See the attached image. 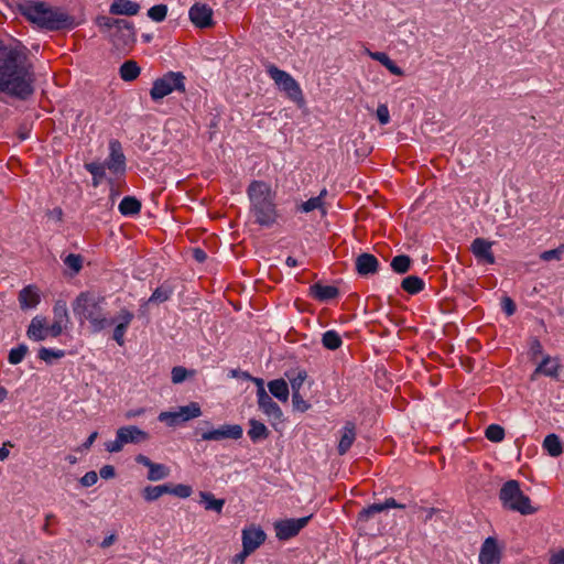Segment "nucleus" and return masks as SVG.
<instances>
[{
  "mask_svg": "<svg viewBox=\"0 0 564 564\" xmlns=\"http://www.w3.org/2000/svg\"><path fill=\"white\" fill-rule=\"evenodd\" d=\"M35 76L28 55L0 42V91L20 100L34 94Z\"/></svg>",
  "mask_w": 564,
  "mask_h": 564,
  "instance_id": "nucleus-1",
  "label": "nucleus"
},
{
  "mask_svg": "<svg viewBox=\"0 0 564 564\" xmlns=\"http://www.w3.org/2000/svg\"><path fill=\"white\" fill-rule=\"evenodd\" d=\"M247 194L254 221L262 227L273 226L280 214L275 204L276 194L271 185L264 181H252L247 188Z\"/></svg>",
  "mask_w": 564,
  "mask_h": 564,
  "instance_id": "nucleus-2",
  "label": "nucleus"
},
{
  "mask_svg": "<svg viewBox=\"0 0 564 564\" xmlns=\"http://www.w3.org/2000/svg\"><path fill=\"white\" fill-rule=\"evenodd\" d=\"M21 14L41 29L57 31L72 25V18L44 2L28 1L20 6Z\"/></svg>",
  "mask_w": 564,
  "mask_h": 564,
  "instance_id": "nucleus-3",
  "label": "nucleus"
},
{
  "mask_svg": "<svg viewBox=\"0 0 564 564\" xmlns=\"http://www.w3.org/2000/svg\"><path fill=\"white\" fill-rule=\"evenodd\" d=\"M105 303L106 297L102 295L89 291L80 292L73 303V311L80 319L88 321L95 332H99L113 324V321L106 316Z\"/></svg>",
  "mask_w": 564,
  "mask_h": 564,
  "instance_id": "nucleus-4",
  "label": "nucleus"
},
{
  "mask_svg": "<svg viewBox=\"0 0 564 564\" xmlns=\"http://www.w3.org/2000/svg\"><path fill=\"white\" fill-rule=\"evenodd\" d=\"M102 32H109L111 42L120 53L129 52L135 43V31L132 22L100 15L96 20Z\"/></svg>",
  "mask_w": 564,
  "mask_h": 564,
  "instance_id": "nucleus-5",
  "label": "nucleus"
},
{
  "mask_svg": "<svg viewBox=\"0 0 564 564\" xmlns=\"http://www.w3.org/2000/svg\"><path fill=\"white\" fill-rule=\"evenodd\" d=\"M499 499L503 508L523 516L533 514L538 510L532 507L530 497L523 494L520 482L514 479L508 480L502 485L499 491Z\"/></svg>",
  "mask_w": 564,
  "mask_h": 564,
  "instance_id": "nucleus-6",
  "label": "nucleus"
},
{
  "mask_svg": "<svg viewBox=\"0 0 564 564\" xmlns=\"http://www.w3.org/2000/svg\"><path fill=\"white\" fill-rule=\"evenodd\" d=\"M185 93V76L181 72H167L153 82L150 89L152 100L158 101L173 91Z\"/></svg>",
  "mask_w": 564,
  "mask_h": 564,
  "instance_id": "nucleus-7",
  "label": "nucleus"
},
{
  "mask_svg": "<svg viewBox=\"0 0 564 564\" xmlns=\"http://www.w3.org/2000/svg\"><path fill=\"white\" fill-rule=\"evenodd\" d=\"M267 73L274 80V83L285 93L289 99L294 101L297 106H303L305 102L303 91L299 83L285 70L278 68L271 64L267 67Z\"/></svg>",
  "mask_w": 564,
  "mask_h": 564,
  "instance_id": "nucleus-8",
  "label": "nucleus"
},
{
  "mask_svg": "<svg viewBox=\"0 0 564 564\" xmlns=\"http://www.w3.org/2000/svg\"><path fill=\"white\" fill-rule=\"evenodd\" d=\"M312 516L299 519H285L274 523L275 535L281 541H286L300 533L305 528Z\"/></svg>",
  "mask_w": 564,
  "mask_h": 564,
  "instance_id": "nucleus-9",
  "label": "nucleus"
},
{
  "mask_svg": "<svg viewBox=\"0 0 564 564\" xmlns=\"http://www.w3.org/2000/svg\"><path fill=\"white\" fill-rule=\"evenodd\" d=\"M109 150V156L101 164L111 173L123 175L126 172V156L122 152L121 143L118 140L110 141Z\"/></svg>",
  "mask_w": 564,
  "mask_h": 564,
  "instance_id": "nucleus-10",
  "label": "nucleus"
},
{
  "mask_svg": "<svg viewBox=\"0 0 564 564\" xmlns=\"http://www.w3.org/2000/svg\"><path fill=\"white\" fill-rule=\"evenodd\" d=\"M243 430L239 424H224L218 429L205 431L200 434L203 441L239 440Z\"/></svg>",
  "mask_w": 564,
  "mask_h": 564,
  "instance_id": "nucleus-11",
  "label": "nucleus"
},
{
  "mask_svg": "<svg viewBox=\"0 0 564 564\" xmlns=\"http://www.w3.org/2000/svg\"><path fill=\"white\" fill-rule=\"evenodd\" d=\"M191 22L199 29H207L214 25L213 9L205 3H195L191 7L189 12Z\"/></svg>",
  "mask_w": 564,
  "mask_h": 564,
  "instance_id": "nucleus-12",
  "label": "nucleus"
},
{
  "mask_svg": "<svg viewBox=\"0 0 564 564\" xmlns=\"http://www.w3.org/2000/svg\"><path fill=\"white\" fill-rule=\"evenodd\" d=\"M257 398L259 409L269 417L275 421H280L283 413L281 408L272 398L268 394L264 388L257 389Z\"/></svg>",
  "mask_w": 564,
  "mask_h": 564,
  "instance_id": "nucleus-13",
  "label": "nucleus"
},
{
  "mask_svg": "<svg viewBox=\"0 0 564 564\" xmlns=\"http://www.w3.org/2000/svg\"><path fill=\"white\" fill-rule=\"evenodd\" d=\"M502 557L501 550L498 546L497 540L492 536L487 538L479 552L480 564H498Z\"/></svg>",
  "mask_w": 564,
  "mask_h": 564,
  "instance_id": "nucleus-14",
  "label": "nucleus"
},
{
  "mask_svg": "<svg viewBox=\"0 0 564 564\" xmlns=\"http://www.w3.org/2000/svg\"><path fill=\"white\" fill-rule=\"evenodd\" d=\"M390 508H397V509H404L405 505L399 503L394 498L390 497L384 500L382 503H372L368 506L367 508H364L357 517L358 523H365L369 521V519L379 512H382Z\"/></svg>",
  "mask_w": 564,
  "mask_h": 564,
  "instance_id": "nucleus-15",
  "label": "nucleus"
},
{
  "mask_svg": "<svg viewBox=\"0 0 564 564\" xmlns=\"http://www.w3.org/2000/svg\"><path fill=\"white\" fill-rule=\"evenodd\" d=\"M133 318L134 314L126 307L119 311L116 318H111L113 323L118 322L112 334V338L118 345L122 346L124 344L126 332Z\"/></svg>",
  "mask_w": 564,
  "mask_h": 564,
  "instance_id": "nucleus-16",
  "label": "nucleus"
},
{
  "mask_svg": "<svg viewBox=\"0 0 564 564\" xmlns=\"http://www.w3.org/2000/svg\"><path fill=\"white\" fill-rule=\"evenodd\" d=\"M135 462L149 468L148 479L151 481L162 480L170 475V468L166 465L154 463L143 454L137 455Z\"/></svg>",
  "mask_w": 564,
  "mask_h": 564,
  "instance_id": "nucleus-17",
  "label": "nucleus"
},
{
  "mask_svg": "<svg viewBox=\"0 0 564 564\" xmlns=\"http://www.w3.org/2000/svg\"><path fill=\"white\" fill-rule=\"evenodd\" d=\"M265 541V533L256 527L247 528L242 531V547L246 553L254 552Z\"/></svg>",
  "mask_w": 564,
  "mask_h": 564,
  "instance_id": "nucleus-18",
  "label": "nucleus"
},
{
  "mask_svg": "<svg viewBox=\"0 0 564 564\" xmlns=\"http://www.w3.org/2000/svg\"><path fill=\"white\" fill-rule=\"evenodd\" d=\"M492 243L494 242L488 241L485 238H476L471 242L470 251L478 260H482L488 264H494L495 256L491 251Z\"/></svg>",
  "mask_w": 564,
  "mask_h": 564,
  "instance_id": "nucleus-19",
  "label": "nucleus"
},
{
  "mask_svg": "<svg viewBox=\"0 0 564 564\" xmlns=\"http://www.w3.org/2000/svg\"><path fill=\"white\" fill-rule=\"evenodd\" d=\"M355 265L357 273L361 276H366L376 274L379 271L380 264L373 254L364 252L356 258Z\"/></svg>",
  "mask_w": 564,
  "mask_h": 564,
  "instance_id": "nucleus-20",
  "label": "nucleus"
},
{
  "mask_svg": "<svg viewBox=\"0 0 564 564\" xmlns=\"http://www.w3.org/2000/svg\"><path fill=\"white\" fill-rule=\"evenodd\" d=\"M356 437V424L351 421H347L341 430V435L337 446V452L340 456L345 455L350 449Z\"/></svg>",
  "mask_w": 564,
  "mask_h": 564,
  "instance_id": "nucleus-21",
  "label": "nucleus"
},
{
  "mask_svg": "<svg viewBox=\"0 0 564 564\" xmlns=\"http://www.w3.org/2000/svg\"><path fill=\"white\" fill-rule=\"evenodd\" d=\"M117 432L123 444H138L149 440V434L134 425L122 426Z\"/></svg>",
  "mask_w": 564,
  "mask_h": 564,
  "instance_id": "nucleus-22",
  "label": "nucleus"
},
{
  "mask_svg": "<svg viewBox=\"0 0 564 564\" xmlns=\"http://www.w3.org/2000/svg\"><path fill=\"white\" fill-rule=\"evenodd\" d=\"M310 295L318 302H327L339 295V289L334 285H323L316 282L310 286Z\"/></svg>",
  "mask_w": 564,
  "mask_h": 564,
  "instance_id": "nucleus-23",
  "label": "nucleus"
},
{
  "mask_svg": "<svg viewBox=\"0 0 564 564\" xmlns=\"http://www.w3.org/2000/svg\"><path fill=\"white\" fill-rule=\"evenodd\" d=\"M560 368L561 365L556 358L552 359L550 356H545L531 375V380H535L539 375L558 378Z\"/></svg>",
  "mask_w": 564,
  "mask_h": 564,
  "instance_id": "nucleus-24",
  "label": "nucleus"
},
{
  "mask_svg": "<svg viewBox=\"0 0 564 564\" xmlns=\"http://www.w3.org/2000/svg\"><path fill=\"white\" fill-rule=\"evenodd\" d=\"M26 335L34 341L44 340L48 336L46 318L41 316L33 317L28 327Z\"/></svg>",
  "mask_w": 564,
  "mask_h": 564,
  "instance_id": "nucleus-25",
  "label": "nucleus"
},
{
  "mask_svg": "<svg viewBox=\"0 0 564 564\" xmlns=\"http://www.w3.org/2000/svg\"><path fill=\"white\" fill-rule=\"evenodd\" d=\"M40 300L39 290L34 285H28L19 292V303L22 310L35 307Z\"/></svg>",
  "mask_w": 564,
  "mask_h": 564,
  "instance_id": "nucleus-26",
  "label": "nucleus"
},
{
  "mask_svg": "<svg viewBox=\"0 0 564 564\" xmlns=\"http://www.w3.org/2000/svg\"><path fill=\"white\" fill-rule=\"evenodd\" d=\"M140 11V6L131 0H113L110 6L109 12L115 15H137Z\"/></svg>",
  "mask_w": 564,
  "mask_h": 564,
  "instance_id": "nucleus-27",
  "label": "nucleus"
},
{
  "mask_svg": "<svg viewBox=\"0 0 564 564\" xmlns=\"http://www.w3.org/2000/svg\"><path fill=\"white\" fill-rule=\"evenodd\" d=\"M327 195V189L323 188L318 196L311 197L306 202H303L299 205H296V212L300 213H311L315 209H319L323 215L326 214L325 203L324 198Z\"/></svg>",
  "mask_w": 564,
  "mask_h": 564,
  "instance_id": "nucleus-28",
  "label": "nucleus"
},
{
  "mask_svg": "<svg viewBox=\"0 0 564 564\" xmlns=\"http://www.w3.org/2000/svg\"><path fill=\"white\" fill-rule=\"evenodd\" d=\"M141 68L135 61L129 59L123 62L119 68V75L124 82H132L139 77Z\"/></svg>",
  "mask_w": 564,
  "mask_h": 564,
  "instance_id": "nucleus-29",
  "label": "nucleus"
},
{
  "mask_svg": "<svg viewBox=\"0 0 564 564\" xmlns=\"http://www.w3.org/2000/svg\"><path fill=\"white\" fill-rule=\"evenodd\" d=\"M249 425H250V429L248 431V435L253 443L269 437L270 431L267 429V426L262 422H260L256 419H251L249 421Z\"/></svg>",
  "mask_w": 564,
  "mask_h": 564,
  "instance_id": "nucleus-30",
  "label": "nucleus"
},
{
  "mask_svg": "<svg viewBox=\"0 0 564 564\" xmlns=\"http://www.w3.org/2000/svg\"><path fill=\"white\" fill-rule=\"evenodd\" d=\"M268 388L271 394H273L278 400L282 402H286L289 399V387L284 379H275L268 383Z\"/></svg>",
  "mask_w": 564,
  "mask_h": 564,
  "instance_id": "nucleus-31",
  "label": "nucleus"
},
{
  "mask_svg": "<svg viewBox=\"0 0 564 564\" xmlns=\"http://www.w3.org/2000/svg\"><path fill=\"white\" fill-rule=\"evenodd\" d=\"M200 502L204 503L206 510H213L218 514L221 513L225 506V499H217L212 492L200 491Z\"/></svg>",
  "mask_w": 564,
  "mask_h": 564,
  "instance_id": "nucleus-32",
  "label": "nucleus"
},
{
  "mask_svg": "<svg viewBox=\"0 0 564 564\" xmlns=\"http://www.w3.org/2000/svg\"><path fill=\"white\" fill-rule=\"evenodd\" d=\"M141 210V202L133 196H126L119 204V212L124 216L138 215Z\"/></svg>",
  "mask_w": 564,
  "mask_h": 564,
  "instance_id": "nucleus-33",
  "label": "nucleus"
},
{
  "mask_svg": "<svg viewBox=\"0 0 564 564\" xmlns=\"http://www.w3.org/2000/svg\"><path fill=\"white\" fill-rule=\"evenodd\" d=\"M424 281L416 275H409L401 282V289L409 294H417L424 290Z\"/></svg>",
  "mask_w": 564,
  "mask_h": 564,
  "instance_id": "nucleus-34",
  "label": "nucleus"
},
{
  "mask_svg": "<svg viewBox=\"0 0 564 564\" xmlns=\"http://www.w3.org/2000/svg\"><path fill=\"white\" fill-rule=\"evenodd\" d=\"M543 447L552 457H557L563 453V444L556 434L545 436Z\"/></svg>",
  "mask_w": 564,
  "mask_h": 564,
  "instance_id": "nucleus-35",
  "label": "nucleus"
},
{
  "mask_svg": "<svg viewBox=\"0 0 564 564\" xmlns=\"http://www.w3.org/2000/svg\"><path fill=\"white\" fill-rule=\"evenodd\" d=\"M370 56L380 62L391 74L398 76L403 75L402 69L386 53L376 52L371 53Z\"/></svg>",
  "mask_w": 564,
  "mask_h": 564,
  "instance_id": "nucleus-36",
  "label": "nucleus"
},
{
  "mask_svg": "<svg viewBox=\"0 0 564 564\" xmlns=\"http://www.w3.org/2000/svg\"><path fill=\"white\" fill-rule=\"evenodd\" d=\"M322 344L328 350H336L343 345V339L336 330H327L322 336Z\"/></svg>",
  "mask_w": 564,
  "mask_h": 564,
  "instance_id": "nucleus-37",
  "label": "nucleus"
},
{
  "mask_svg": "<svg viewBox=\"0 0 564 564\" xmlns=\"http://www.w3.org/2000/svg\"><path fill=\"white\" fill-rule=\"evenodd\" d=\"M412 260L406 254L395 256L391 260V269L398 274H404L411 269Z\"/></svg>",
  "mask_w": 564,
  "mask_h": 564,
  "instance_id": "nucleus-38",
  "label": "nucleus"
},
{
  "mask_svg": "<svg viewBox=\"0 0 564 564\" xmlns=\"http://www.w3.org/2000/svg\"><path fill=\"white\" fill-rule=\"evenodd\" d=\"M167 484L159 485V486H147L142 490V497L151 502L158 500L161 496L167 494Z\"/></svg>",
  "mask_w": 564,
  "mask_h": 564,
  "instance_id": "nucleus-39",
  "label": "nucleus"
},
{
  "mask_svg": "<svg viewBox=\"0 0 564 564\" xmlns=\"http://www.w3.org/2000/svg\"><path fill=\"white\" fill-rule=\"evenodd\" d=\"M177 411L183 422L198 417L202 414L200 406L197 402H191L188 405L180 406Z\"/></svg>",
  "mask_w": 564,
  "mask_h": 564,
  "instance_id": "nucleus-40",
  "label": "nucleus"
},
{
  "mask_svg": "<svg viewBox=\"0 0 564 564\" xmlns=\"http://www.w3.org/2000/svg\"><path fill=\"white\" fill-rule=\"evenodd\" d=\"M85 169L93 175V185L96 187L106 175L105 165L101 163H86Z\"/></svg>",
  "mask_w": 564,
  "mask_h": 564,
  "instance_id": "nucleus-41",
  "label": "nucleus"
},
{
  "mask_svg": "<svg viewBox=\"0 0 564 564\" xmlns=\"http://www.w3.org/2000/svg\"><path fill=\"white\" fill-rule=\"evenodd\" d=\"M172 289L170 286L161 285L153 291L152 295L144 305L151 302L163 303L170 299Z\"/></svg>",
  "mask_w": 564,
  "mask_h": 564,
  "instance_id": "nucleus-42",
  "label": "nucleus"
},
{
  "mask_svg": "<svg viewBox=\"0 0 564 564\" xmlns=\"http://www.w3.org/2000/svg\"><path fill=\"white\" fill-rule=\"evenodd\" d=\"M487 440L498 443L505 438V430L498 424H490L485 431Z\"/></svg>",
  "mask_w": 564,
  "mask_h": 564,
  "instance_id": "nucleus-43",
  "label": "nucleus"
},
{
  "mask_svg": "<svg viewBox=\"0 0 564 564\" xmlns=\"http://www.w3.org/2000/svg\"><path fill=\"white\" fill-rule=\"evenodd\" d=\"M167 488H169L167 494L174 495L178 498H188L193 492V489L191 486L183 485V484H178V485L167 484Z\"/></svg>",
  "mask_w": 564,
  "mask_h": 564,
  "instance_id": "nucleus-44",
  "label": "nucleus"
},
{
  "mask_svg": "<svg viewBox=\"0 0 564 564\" xmlns=\"http://www.w3.org/2000/svg\"><path fill=\"white\" fill-rule=\"evenodd\" d=\"M28 347L24 344L19 345L17 348H13L10 350L8 356V361L11 365H18L20 364L25 355L28 354Z\"/></svg>",
  "mask_w": 564,
  "mask_h": 564,
  "instance_id": "nucleus-45",
  "label": "nucleus"
},
{
  "mask_svg": "<svg viewBox=\"0 0 564 564\" xmlns=\"http://www.w3.org/2000/svg\"><path fill=\"white\" fill-rule=\"evenodd\" d=\"M54 321L64 323L67 325L68 323V312L67 306L64 301H57L53 307Z\"/></svg>",
  "mask_w": 564,
  "mask_h": 564,
  "instance_id": "nucleus-46",
  "label": "nucleus"
},
{
  "mask_svg": "<svg viewBox=\"0 0 564 564\" xmlns=\"http://www.w3.org/2000/svg\"><path fill=\"white\" fill-rule=\"evenodd\" d=\"M167 14V6L166 4H156L149 9L148 17L155 21V22H162L165 20Z\"/></svg>",
  "mask_w": 564,
  "mask_h": 564,
  "instance_id": "nucleus-47",
  "label": "nucleus"
},
{
  "mask_svg": "<svg viewBox=\"0 0 564 564\" xmlns=\"http://www.w3.org/2000/svg\"><path fill=\"white\" fill-rule=\"evenodd\" d=\"M64 350H53L45 347H41L37 354L39 358L45 362H51L52 359H59L64 357Z\"/></svg>",
  "mask_w": 564,
  "mask_h": 564,
  "instance_id": "nucleus-48",
  "label": "nucleus"
},
{
  "mask_svg": "<svg viewBox=\"0 0 564 564\" xmlns=\"http://www.w3.org/2000/svg\"><path fill=\"white\" fill-rule=\"evenodd\" d=\"M159 421L167 424L169 426H175L183 422L178 416V411H164L159 414Z\"/></svg>",
  "mask_w": 564,
  "mask_h": 564,
  "instance_id": "nucleus-49",
  "label": "nucleus"
},
{
  "mask_svg": "<svg viewBox=\"0 0 564 564\" xmlns=\"http://www.w3.org/2000/svg\"><path fill=\"white\" fill-rule=\"evenodd\" d=\"M563 254H564V243L560 245L555 249L543 251L540 254V259L543 261H552V260L560 261L562 259Z\"/></svg>",
  "mask_w": 564,
  "mask_h": 564,
  "instance_id": "nucleus-50",
  "label": "nucleus"
},
{
  "mask_svg": "<svg viewBox=\"0 0 564 564\" xmlns=\"http://www.w3.org/2000/svg\"><path fill=\"white\" fill-rule=\"evenodd\" d=\"M64 263L72 269L74 272H79L83 268V257L80 254L69 253L65 259Z\"/></svg>",
  "mask_w": 564,
  "mask_h": 564,
  "instance_id": "nucleus-51",
  "label": "nucleus"
},
{
  "mask_svg": "<svg viewBox=\"0 0 564 564\" xmlns=\"http://www.w3.org/2000/svg\"><path fill=\"white\" fill-rule=\"evenodd\" d=\"M292 403L295 410L305 412L310 409V403L303 399L300 391H293Z\"/></svg>",
  "mask_w": 564,
  "mask_h": 564,
  "instance_id": "nucleus-52",
  "label": "nucleus"
},
{
  "mask_svg": "<svg viewBox=\"0 0 564 564\" xmlns=\"http://www.w3.org/2000/svg\"><path fill=\"white\" fill-rule=\"evenodd\" d=\"M171 375L173 383H181L187 378L188 371L182 366H175L173 367Z\"/></svg>",
  "mask_w": 564,
  "mask_h": 564,
  "instance_id": "nucleus-53",
  "label": "nucleus"
},
{
  "mask_svg": "<svg viewBox=\"0 0 564 564\" xmlns=\"http://www.w3.org/2000/svg\"><path fill=\"white\" fill-rule=\"evenodd\" d=\"M501 307L508 316L513 315L517 311V305H516L514 301L509 296L502 297Z\"/></svg>",
  "mask_w": 564,
  "mask_h": 564,
  "instance_id": "nucleus-54",
  "label": "nucleus"
},
{
  "mask_svg": "<svg viewBox=\"0 0 564 564\" xmlns=\"http://www.w3.org/2000/svg\"><path fill=\"white\" fill-rule=\"evenodd\" d=\"M64 328H66V324L54 321L50 326H47V335L58 337L63 333Z\"/></svg>",
  "mask_w": 564,
  "mask_h": 564,
  "instance_id": "nucleus-55",
  "label": "nucleus"
},
{
  "mask_svg": "<svg viewBox=\"0 0 564 564\" xmlns=\"http://www.w3.org/2000/svg\"><path fill=\"white\" fill-rule=\"evenodd\" d=\"M377 118L381 124H387L390 121L389 109L386 105L378 106Z\"/></svg>",
  "mask_w": 564,
  "mask_h": 564,
  "instance_id": "nucleus-56",
  "label": "nucleus"
},
{
  "mask_svg": "<svg viewBox=\"0 0 564 564\" xmlns=\"http://www.w3.org/2000/svg\"><path fill=\"white\" fill-rule=\"evenodd\" d=\"M307 375L306 371H299L294 378L291 379V386L293 391H300L303 382Z\"/></svg>",
  "mask_w": 564,
  "mask_h": 564,
  "instance_id": "nucleus-57",
  "label": "nucleus"
},
{
  "mask_svg": "<svg viewBox=\"0 0 564 564\" xmlns=\"http://www.w3.org/2000/svg\"><path fill=\"white\" fill-rule=\"evenodd\" d=\"M98 480V475L96 471L91 470V471H87L82 478H80V484L84 486V487H90L93 485H95Z\"/></svg>",
  "mask_w": 564,
  "mask_h": 564,
  "instance_id": "nucleus-58",
  "label": "nucleus"
},
{
  "mask_svg": "<svg viewBox=\"0 0 564 564\" xmlns=\"http://www.w3.org/2000/svg\"><path fill=\"white\" fill-rule=\"evenodd\" d=\"M549 564H564V547L550 552Z\"/></svg>",
  "mask_w": 564,
  "mask_h": 564,
  "instance_id": "nucleus-59",
  "label": "nucleus"
},
{
  "mask_svg": "<svg viewBox=\"0 0 564 564\" xmlns=\"http://www.w3.org/2000/svg\"><path fill=\"white\" fill-rule=\"evenodd\" d=\"M530 352L533 358L543 354V346L538 338H532L530 343Z\"/></svg>",
  "mask_w": 564,
  "mask_h": 564,
  "instance_id": "nucleus-60",
  "label": "nucleus"
},
{
  "mask_svg": "<svg viewBox=\"0 0 564 564\" xmlns=\"http://www.w3.org/2000/svg\"><path fill=\"white\" fill-rule=\"evenodd\" d=\"M123 445V442H120V436L117 433L116 440L106 444V449L110 453H118L122 449Z\"/></svg>",
  "mask_w": 564,
  "mask_h": 564,
  "instance_id": "nucleus-61",
  "label": "nucleus"
},
{
  "mask_svg": "<svg viewBox=\"0 0 564 564\" xmlns=\"http://www.w3.org/2000/svg\"><path fill=\"white\" fill-rule=\"evenodd\" d=\"M99 475L104 479L113 478L116 475L115 467L112 465H105L100 468Z\"/></svg>",
  "mask_w": 564,
  "mask_h": 564,
  "instance_id": "nucleus-62",
  "label": "nucleus"
},
{
  "mask_svg": "<svg viewBox=\"0 0 564 564\" xmlns=\"http://www.w3.org/2000/svg\"><path fill=\"white\" fill-rule=\"evenodd\" d=\"M193 258H194L197 262L203 263V262L207 259V254H206V252H205L203 249H200V248H195V249L193 250Z\"/></svg>",
  "mask_w": 564,
  "mask_h": 564,
  "instance_id": "nucleus-63",
  "label": "nucleus"
},
{
  "mask_svg": "<svg viewBox=\"0 0 564 564\" xmlns=\"http://www.w3.org/2000/svg\"><path fill=\"white\" fill-rule=\"evenodd\" d=\"M250 553H246V549H242V551L238 554H236L232 558V563L234 564H243L245 563V560L246 557L249 555Z\"/></svg>",
  "mask_w": 564,
  "mask_h": 564,
  "instance_id": "nucleus-64",
  "label": "nucleus"
}]
</instances>
